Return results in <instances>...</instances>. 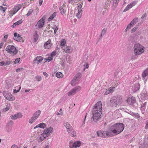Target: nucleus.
<instances>
[{
	"label": "nucleus",
	"instance_id": "obj_1",
	"mask_svg": "<svg viewBox=\"0 0 148 148\" xmlns=\"http://www.w3.org/2000/svg\"><path fill=\"white\" fill-rule=\"evenodd\" d=\"M124 128V125L122 123H119L114 124L111 126L107 131H99L97 132L98 136L105 138L106 136H112L119 134L122 132Z\"/></svg>",
	"mask_w": 148,
	"mask_h": 148
},
{
	"label": "nucleus",
	"instance_id": "obj_2",
	"mask_svg": "<svg viewBox=\"0 0 148 148\" xmlns=\"http://www.w3.org/2000/svg\"><path fill=\"white\" fill-rule=\"evenodd\" d=\"M134 49V54L136 56L140 55L144 51V47L139 43L135 45Z\"/></svg>",
	"mask_w": 148,
	"mask_h": 148
},
{
	"label": "nucleus",
	"instance_id": "obj_3",
	"mask_svg": "<svg viewBox=\"0 0 148 148\" xmlns=\"http://www.w3.org/2000/svg\"><path fill=\"white\" fill-rule=\"evenodd\" d=\"M5 50L8 53L13 54V55L16 54L18 52L16 47L12 45H9L7 46L5 48Z\"/></svg>",
	"mask_w": 148,
	"mask_h": 148
},
{
	"label": "nucleus",
	"instance_id": "obj_4",
	"mask_svg": "<svg viewBox=\"0 0 148 148\" xmlns=\"http://www.w3.org/2000/svg\"><path fill=\"white\" fill-rule=\"evenodd\" d=\"M41 113V111L38 110L36 111L33 114L32 117L29 120V123L32 124L39 117Z\"/></svg>",
	"mask_w": 148,
	"mask_h": 148
},
{
	"label": "nucleus",
	"instance_id": "obj_5",
	"mask_svg": "<svg viewBox=\"0 0 148 148\" xmlns=\"http://www.w3.org/2000/svg\"><path fill=\"white\" fill-rule=\"evenodd\" d=\"M102 112L100 111L98 112H92L93 121L95 122L98 121L101 118Z\"/></svg>",
	"mask_w": 148,
	"mask_h": 148
},
{
	"label": "nucleus",
	"instance_id": "obj_6",
	"mask_svg": "<svg viewBox=\"0 0 148 148\" xmlns=\"http://www.w3.org/2000/svg\"><path fill=\"white\" fill-rule=\"evenodd\" d=\"M102 106L101 102V101H99L95 105L93 108L92 112H98L100 111L101 112Z\"/></svg>",
	"mask_w": 148,
	"mask_h": 148
},
{
	"label": "nucleus",
	"instance_id": "obj_7",
	"mask_svg": "<svg viewBox=\"0 0 148 148\" xmlns=\"http://www.w3.org/2000/svg\"><path fill=\"white\" fill-rule=\"evenodd\" d=\"M81 89V87L79 86L75 87L68 92V95L69 96H72L79 91Z\"/></svg>",
	"mask_w": 148,
	"mask_h": 148
},
{
	"label": "nucleus",
	"instance_id": "obj_8",
	"mask_svg": "<svg viewBox=\"0 0 148 148\" xmlns=\"http://www.w3.org/2000/svg\"><path fill=\"white\" fill-rule=\"evenodd\" d=\"M81 89V87L79 86L75 87L68 92V95L69 96H72L79 91Z\"/></svg>",
	"mask_w": 148,
	"mask_h": 148
},
{
	"label": "nucleus",
	"instance_id": "obj_9",
	"mask_svg": "<svg viewBox=\"0 0 148 148\" xmlns=\"http://www.w3.org/2000/svg\"><path fill=\"white\" fill-rule=\"evenodd\" d=\"M3 94L5 98L9 101H13L15 99L14 97H12V95L9 92L6 91L3 92Z\"/></svg>",
	"mask_w": 148,
	"mask_h": 148
},
{
	"label": "nucleus",
	"instance_id": "obj_10",
	"mask_svg": "<svg viewBox=\"0 0 148 148\" xmlns=\"http://www.w3.org/2000/svg\"><path fill=\"white\" fill-rule=\"evenodd\" d=\"M53 130V128L50 127L44 130L42 134L46 137L50 135V134L51 133Z\"/></svg>",
	"mask_w": 148,
	"mask_h": 148
},
{
	"label": "nucleus",
	"instance_id": "obj_11",
	"mask_svg": "<svg viewBox=\"0 0 148 148\" xmlns=\"http://www.w3.org/2000/svg\"><path fill=\"white\" fill-rule=\"evenodd\" d=\"M59 10L60 13L62 15L66 16V13L67 10L66 5L63 4L62 6L60 7Z\"/></svg>",
	"mask_w": 148,
	"mask_h": 148
},
{
	"label": "nucleus",
	"instance_id": "obj_12",
	"mask_svg": "<svg viewBox=\"0 0 148 148\" xmlns=\"http://www.w3.org/2000/svg\"><path fill=\"white\" fill-rule=\"evenodd\" d=\"M44 23V20L43 18L40 19L35 25L36 28L38 29L41 28L43 27Z\"/></svg>",
	"mask_w": 148,
	"mask_h": 148
},
{
	"label": "nucleus",
	"instance_id": "obj_13",
	"mask_svg": "<svg viewBox=\"0 0 148 148\" xmlns=\"http://www.w3.org/2000/svg\"><path fill=\"white\" fill-rule=\"evenodd\" d=\"M127 100L128 103L131 105H132L136 102L135 98L133 96L131 98H128Z\"/></svg>",
	"mask_w": 148,
	"mask_h": 148
},
{
	"label": "nucleus",
	"instance_id": "obj_14",
	"mask_svg": "<svg viewBox=\"0 0 148 148\" xmlns=\"http://www.w3.org/2000/svg\"><path fill=\"white\" fill-rule=\"evenodd\" d=\"M43 59L42 57L40 56H38L36 57L34 59V63H37L38 64L40 63Z\"/></svg>",
	"mask_w": 148,
	"mask_h": 148
},
{
	"label": "nucleus",
	"instance_id": "obj_15",
	"mask_svg": "<svg viewBox=\"0 0 148 148\" xmlns=\"http://www.w3.org/2000/svg\"><path fill=\"white\" fill-rule=\"evenodd\" d=\"M22 115L21 113H19L16 114L14 115H11L10 116L11 119L13 120H16V119L22 117Z\"/></svg>",
	"mask_w": 148,
	"mask_h": 148
},
{
	"label": "nucleus",
	"instance_id": "obj_16",
	"mask_svg": "<svg viewBox=\"0 0 148 148\" xmlns=\"http://www.w3.org/2000/svg\"><path fill=\"white\" fill-rule=\"evenodd\" d=\"M118 98L117 96H113L111 99L110 102L112 103V106H114L116 107V99Z\"/></svg>",
	"mask_w": 148,
	"mask_h": 148
},
{
	"label": "nucleus",
	"instance_id": "obj_17",
	"mask_svg": "<svg viewBox=\"0 0 148 148\" xmlns=\"http://www.w3.org/2000/svg\"><path fill=\"white\" fill-rule=\"evenodd\" d=\"M14 37L13 39L17 41H20L22 39V37L20 35L18 34L17 33H15L14 34Z\"/></svg>",
	"mask_w": 148,
	"mask_h": 148
},
{
	"label": "nucleus",
	"instance_id": "obj_18",
	"mask_svg": "<svg viewBox=\"0 0 148 148\" xmlns=\"http://www.w3.org/2000/svg\"><path fill=\"white\" fill-rule=\"evenodd\" d=\"M51 39H49L47 42H46L44 45V47L45 49H49L52 45L51 42Z\"/></svg>",
	"mask_w": 148,
	"mask_h": 148
},
{
	"label": "nucleus",
	"instance_id": "obj_19",
	"mask_svg": "<svg viewBox=\"0 0 148 148\" xmlns=\"http://www.w3.org/2000/svg\"><path fill=\"white\" fill-rule=\"evenodd\" d=\"M81 145V143L79 141L75 142L71 146L70 145V148H74L79 147Z\"/></svg>",
	"mask_w": 148,
	"mask_h": 148
},
{
	"label": "nucleus",
	"instance_id": "obj_20",
	"mask_svg": "<svg viewBox=\"0 0 148 148\" xmlns=\"http://www.w3.org/2000/svg\"><path fill=\"white\" fill-rule=\"evenodd\" d=\"M63 49L67 53H70L72 51V49H70L69 47L67 46H64L62 47Z\"/></svg>",
	"mask_w": 148,
	"mask_h": 148
},
{
	"label": "nucleus",
	"instance_id": "obj_21",
	"mask_svg": "<svg viewBox=\"0 0 148 148\" xmlns=\"http://www.w3.org/2000/svg\"><path fill=\"white\" fill-rule=\"evenodd\" d=\"M140 88V85L139 84L137 83L134 85L132 87V90L134 92H136Z\"/></svg>",
	"mask_w": 148,
	"mask_h": 148
},
{
	"label": "nucleus",
	"instance_id": "obj_22",
	"mask_svg": "<svg viewBox=\"0 0 148 148\" xmlns=\"http://www.w3.org/2000/svg\"><path fill=\"white\" fill-rule=\"evenodd\" d=\"M118 98L117 99L116 102V107L118 106H119L121 104L122 101V97L120 96H117Z\"/></svg>",
	"mask_w": 148,
	"mask_h": 148
},
{
	"label": "nucleus",
	"instance_id": "obj_23",
	"mask_svg": "<svg viewBox=\"0 0 148 148\" xmlns=\"http://www.w3.org/2000/svg\"><path fill=\"white\" fill-rule=\"evenodd\" d=\"M46 126V125L44 123H41L38 125H37L34 127V129H36L37 127H40L41 128H44Z\"/></svg>",
	"mask_w": 148,
	"mask_h": 148
},
{
	"label": "nucleus",
	"instance_id": "obj_24",
	"mask_svg": "<svg viewBox=\"0 0 148 148\" xmlns=\"http://www.w3.org/2000/svg\"><path fill=\"white\" fill-rule=\"evenodd\" d=\"M46 138V137L42 134L40 137H38V141L39 143H40L43 140Z\"/></svg>",
	"mask_w": 148,
	"mask_h": 148
},
{
	"label": "nucleus",
	"instance_id": "obj_25",
	"mask_svg": "<svg viewBox=\"0 0 148 148\" xmlns=\"http://www.w3.org/2000/svg\"><path fill=\"white\" fill-rule=\"evenodd\" d=\"M148 76V69H146L142 74V76L144 79L146 76Z\"/></svg>",
	"mask_w": 148,
	"mask_h": 148
},
{
	"label": "nucleus",
	"instance_id": "obj_26",
	"mask_svg": "<svg viewBox=\"0 0 148 148\" xmlns=\"http://www.w3.org/2000/svg\"><path fill=\"white\" fill-rule=\"evenodd\" d=\"M138 21V18H135L130 23L132 25H133L137 23Z\"/></svg>",
	"mask_w": 148,
	"mask_h": 148
},
{
	"label": "nucleus",
	"instance_id": "obj_27",
	"mask_svg": "<svg viewBox=\"0 0 148 148\" xmlns=\"http://www.w3.org/2000/svg\"><path fill=\"white\" fill-rule=\"evenodd\" d=\"M56 12H54L52 15H51L48 19L49 21H51L56 16Z\"/></svg>",
	"mask_w": 148,
	"mask_h": 148
},
{
	"label": "nucleus",
	"instance_id": "obj_28",
	"mask_svg": "<svg viewBox=\"0 0 148 148\" xmlns=\"http://www.w3.org/2000/svg\"><path fill=\"white\" fill-rule=\"evenodd\" d=\"M77 78L75 76L74 78H73L71 82V84L72 86H75L74 84L75 83L77 82Z\"/></svg>",
	"mask_w": 148,
	"mask_h": 148
},
{
	"label": "nucleus",
	"instance_id": "obj_29",
	"mask_svg": "<svg viewBox=\"0 0 148 148\" xmlns=\"http://www.w3.org/2000/svg\"><path fill=\"white\" fill-rule=\"evenodd\" d=\"M38 36L37 34V32L36 31L35 34L34 35V41L36 42L38 39Z\"/></svg>",
	"mask_w": 148,
	"mask_h": 148
},
{
	"label": "nucleus",
	"instance_id": "obj_30",
	"mask_svg": "<svg viewBox=\"0 0 148 148\" xmlns=\"http://www.w3.org/2000/svg\"><path fill=\"white\" fill-rule=\"evenodd\" d=\"M70 135L72 136L75 137L76 136V132L73 130H71V132L70 133Z\"/></svg>",
	"mask_w": 148,
	"mask_h": 148
},
{
	"label": "nucleus",
	"instance_id": "obj_31",
	"mask_svg": "<svg viewBox=\"0 0 148 148\" xmlns=\"http://www.w3.org/2000/svg\"><path fill=\"white\" fill-rule=\"evenodd\" d=\"M4 61L5 66L8 65L10 64L12 62V60H5Z\"/></svg>",
	"mask_w": 148,
	"mask_h": 148
},
{
	"label": "nucleus",
	"instance_id": "obj_32",
	"mask_svg": "<svg viewBox=\"0 0 148 148\" xmlns=\"http://www.w3.org/2000/svg\"><path fill=\"white\" fill-rule=\"evenodd\" d=\"M64 126L66 127V128H67L71 127V126L70 124L68 122H65L64 123Z\"/></svg>",
	"mask_w": 148,
	"mask_h": 148
},
{
	"label": "nucleus",
	"instance_id": "obj_33",
	"mask_svg": "<svg viewBox=\"0 0 148 148\" xmlns=\"http://www.w3.org/2000/svg\"><path fill=\"white\" fill-rule=\"evenodd\" d=\"M148 146V143L147 141H146L145 140L144 141V143L143 144V146H141L143 148H146Z\"/></svg>",
	"mask_w": 148,
	"mask_h": 148
},
{
	"label": "nucleus",
	"instance_id": "obj_34",
	"mask_svg": "<svg viewBox=\"0 0 148 148\" xmlns=\"http://www.w3.org/2000/svg\"><path fill=\"white\" fill-rule=\"evenodd\" d=\"M82 11H78V12L77 14V17L78 18H80L82 14Z\"/></svg>",
	"mask_w": 148,
	"mask_h": 148
},
{
	"label": "nucleus",
	"instance_id": "obj_35",
	"mask_svg": "<svg viewBox=\"0 0 148 148\" xmlns=\"http://www.w3.org/2000/svg\"><path fill=\"white\" fill-rule=\"evenodd\" d=\"M62 73L60 72H57L56 74V76L57 77H58V78H60L62 77Z\"/></svg>",
	"mask_w": 148,
	"mask_h": 148
},
{
	"label": "nucleus",
	"instance_id": "obj_36",
	"mask_svg": "<svg viewBox=\"0 0 148 148\" xmlns=\"http://www.w3.org/2000/svg\"><path fill=\"white\" fill-rule=\"evenodd\" d=\"M52 28L53 29L55 34H56L58 30V28L55 25L53 26Z\"/></svg>",
	"mask_w": 148,
	"mask_h": 148
},
{
	"label": "nucleus",
	"instance_id": "obj_37",
	"mask_svg": "<svg viewBox=\"0 0 148 148\" xmlns=\"http://www.w3.org/2000/svg\"><path fill=\"white\" fill-rule=\"evenodd\" d=\"M131 8L130 7V5L128 4L125 8L124 10L123 11V12H126V11L130 9Z\"/></svg>",
	"mask_w": 148,
	"mask_h": 148
},
{
	"label": "nucleus",
	"instance_id": "obj_38",
	"mask_svg": "<svg viewBox=\"0 0 148 148\" xmlns=\"http://www.w3.org/2000/svg\"><path fill=\"white\" fill-rule=\"evenodd\" d=\"M33 12V10L32 9H30L29 10V11L28 12L27 14H26L27 16H29Z\"/></svg>",
	"mask_w": 148,
	"mask_h": 148
},
{
	"label": "nucleus",
	"instance_id": "obj_39",
	"mask_svg": "<svg viewBox=\"0 0 148 148\" xmlns=\"http://www.w3.org/2000/svg\"><path fill=\"white\" fill-rule=\"evenodd\" d=\"M133 25H132L130 23L127 26V27L126 28L125 31V32H126L127 31V30L128 29H130L131 28V27L133 26Z\"/></svg>",
	"mask_w": 148,
	"mask_h": 148
},
{
	"label": "nucleus",
	"instance_id": "obj_40",
	"mask_svg": "<svg viewBox=\"0 0 148 148\" xmlns=\"http://www.w3.org/2000/svg\"><path fill=\"white\" fill-rule=\"evenodd\" d=\"M119 0H114L113 5L115 6L117 5V4L119 2Z\"/></svg>",
	"mask_w": 148,
	"mask_h": 148
},
{
	"label": "nucleus",
	"instance_id": "obj_41",
	"mask_svg": "<svg viewBox=\"0 0 148 148\" xmlns=\"http://www.w3.org/2000/svg\"><path fill=\"white\" fill-rule=\"evenodd\" d=\"M106 30L105 28H104L101 31V34L100 35V37H102L104 34L106 33Z\"/></svg>",
	"mask_w": 148,
	"mask_h": 148
},
{
	"label": "nucleus",
	"instance_id": "obj_42",
	"mask_svg": "<svg viewBox=\"0 0 148 148\" xmlns=\"http://www.w3.org/2000/svg\"><path fill=\"white\" fill-rule=\"evenodd\" d=\"M16 13V12H15L14 10L10 11L9 12V15L11 16H12L13 14H15Z\"/></svg>",
	"mask_w": 148,
	"mask_h": 148
},
{
	"label": "nucleus",
	"instance_id": "obj_43",
	"mask_svg": "<svg viewBox=\"0 0 148 148\" xmlns=\"http://www.w3.org/2000/svg\"><path fill=\"white\" fill-rule=\"evenodd\" d=\"M136 1H134L130 4H129V5H130V7L132 8V7L134 6L136 4Z\"/></svg>",
	"mask_w": 148,
	"mask_h": 148
},
{
	"label": "nucleus",
	"instance_id": "obj_44",
	"mask_svg": "<svg viewBox=\"0 0 148 148\" xmlns=\"http://www.w3.org/2000/svg\"><path fill=\"white\" fill-rule=\"evenodd\" d=\"M10 109V105H8L6 107L3 109V111H6Z\"/></svg>",
	"mask_w": 148,
	"mask_h": 148
},
{
	"label": "nucleus",
	"instance_id": "obj_45",
	"mask_svg": "<svg viewBox=\"0 0 148 148\" xmlns=\"http://www.w3.org/2000/svg\"><path fill=\"white\" fill-rule=\"evenodd\" d=\"M82 5L81 4H79L77 7V9L78 11H82Z\"/></svg>",
	"mask_w": 148,
	"mask_h": 148
},
{
	"label": "nucleus",
	"instance_id": "obj_46",
	"mask_svg": "<svg viewBox=\"0 0 148 148\" xmlns=\"http://www.w3.org/2000/svg\"><path fill=\"white\" fill-rule=\"evenodd\" d=\"M13 121L12 120H11L8 123H7L6 126H11L13 124Z\"/></svg>",
	"mask_w": 148,
	"mask_h": 148
},
{
	"label": "nucleus",
	"instance_id": "obj_47",
	"mask_svg": "<svg viewBox=\"0 0 148 148\" xmlns=\"http://www.w3.org/2000/svg\"><path fill=\"white\" fill-rule=\"evenodd\" d=\"M35 79L38 81H40L41 79V77L40 76H37L35 77Z\"/></svg>",
	"mask_w": 148,
	"mask_h": 148
},
{
	"label": "nucleus",
	"instance_id": "obj_48",
	"mask_svg": "<svg viewBox=\"0 0 148 148\" xmlns=\"http://www.w3.org/2000/svg\"><path fill=\"white\" fill-rule=\"evenodd\" d=\"M20 6L18 5V6L16 7L14 9V11L16 12L20 9Z\"/></svg>",
	"mask_w": 148,
	"mask_h": 148
},
{
	"label": "nucleus",
	"instance_id": "obj_49",
	"mask_svg": "<svg viewBox=\"0 0 148 148\" xmlns=\"http://www.w3.org/2000/svg\"><path fill=\"white\" fill-rule=\"evenodd\" d=\"M75 76L77 79H79L81 77V74L80 73H77Z\"/></svg>",
	"mask_w": 148,
	"mask_h": 148
},
{
	"label": "nucleus",
	"instance_id": "obj_50",
	"mask_svg": "<svg viewBox=\"0 0 148 148\" xmlns=\"http://www.w3.org/2000/svg\"><path fill=\"white\" fill-rule=\"evenodd\" d=\"M61 64L62 66H64V63L65 62V60L64 59H61Z\"/></svg>",
	"mask_w": 148,
	"mask_h": 148
},
{
	"label": "nucleus",
	"instance_id": "obj_51",
	"mask_svg": "<svg viewBox=\"0 0 148 148\" xmlns=\"http://www.w3.org/2000/svg\"><path fill=\"white\" fill-rule=\"evenodd\" d=\"M67 131L69 133H70L71 132L72 130H73V129L72 128V127H69L66 128Z\"/></svg>",
	"mask_w": 148,
	"mask_h": 148
},
{
	"label": "nucleus",
	"instance_id": "obj_52",
	"mask_svg": "<svg viewBox=\"0 0 148 148\" xmlns=\"http://www.w3.org/2000/svg\"><path fill=\"white\" fill-rule=\"evenodd\" d=\"M137 28H138V27H134V28H133L132 29V30H131V32L133 33V32H135L136 30L137 29Z\"/></svg>",
	"mask_w": 148,
	"mask_h": 148
},
{
	"label": "nucleus",
	"instance_id": "obj_53",
	"mask_svg": "<svg viewBox=\"0 0 148 148\" xmlns=\"http://www.w3.org/2000/svg\"><path fill=\"white\" fill-rule=\"evenodd\" d=\"M23 69V68H19L17 69L16 70V72L18 73L20 71H22Z\"/></svg>",
	"mask_w": 148,
	"mask_h": 148
},
{
	"label": "nucleus",
	"instance_id": "obj_54",
	"mask_svg": "<svg viewBox=\"0 0 148 148\" xmlns=\"http://www.w3.org/2000/svg\"><path fill=\"white\" fill-rule=\"evenodd\" d=\"M4 35H5L4 36V41H6L7 40L8 37V35L7 34H6V33L4 34Z\"/></svg>",
	"mask_w": 148,
	"mask_h": 148
},
{
	"label": "nucleus",
	"instance_id": "obj_55",
	"mask_svg": "<svg viewBox=\"0 0 148 148\" xmlns=\"http://www.w3.org/2000/svg\"><path fill=\"white\" fill-rule=\"evenodd\" d=\"M20 58H16L15 60L14 63L16 64V63H18L20 61Z\"/></svg>",
	"mask_w": 148,
	"mask_h": 148
},
{
	"label": "nucleus",
	"instance_id": "obj_56",
	"mask_svg": "<svg viewBox=\"0 0 148 148\" xmlns=\"http://www.w3.org/2000/svg\"><path fill=\"white\" fill-rule=\"evenodd\" d=\"M65 42L64 41H63V40L62 41L60 42V45L61 46H63H63H65Z\"/></svg>",
	"mask_w": 148,
	"mask_h": 148
},
{
	"label": "nucleus",
	"instance_id": "obj_57",
	"mask_svg": "<svg viewBox=\"0 0 148 148\" xmlns=\"http://www.w3.org/2000/svg\"><path fill=\"white\" fill-rule=\"evenodd\" d=\"M56 51H54L51 54V57L53 58V56H56Z\"/></svg>",
	"mask_w": 148,
	"mask_h": 148
},
{
	"label": "nucleus",
	"instance_id": "obj_58",
	"mask_svg": "<svg viewBox=\"0 0 148 148\" xmlns=\"http://www.w3.org/2000/svg\"><path fill=\"white\" fill-rule=\"evenodd\" d=\"M114 88V87H110V88H108V90H110V92H112Z\"/></svg>",
	"mask_w": 148,
	"mask_h": 148
},
{
	"label": "nucleus",
	"instance_id": "obj_59",
	"mask_svg": "<svg viewBox=\"0 0 148 148\" xmlns=\"http://www.w3.org/2000/svg\"><path fill=\"white\" fill-rule=\"evenodd\" d=\"M21 86H20L19 87V89L18 90H16V89H14V91H13V92L14 93H17V92H18L19 91V90H20V89H21Z\"/></svg>",
	"mask_w": 148,
	"mask_h": 148
},
{
	"label": "nucleus",
	"instance_id": "obj_60",
	"mask_svg": "<svg viewBox=\"0 0 148 148\" xmlns=\"http://www.w3.org/2000/svg\"><path fill=\"white\" fill-rule=\"evenodd\" d=\"M45 145V146L44 147V148H49L50 146V145L48 143H47Z\"/></svg>",
	"mask_w": 148,
	"mask_h": 148
},
{
	"label": "nucleus",
	"instance_id": "obj_61",
	"mask_svg": "<svg viewBox=\"0 0 148 148\" xmlns=\"http://www.w3.org/2000/svg\"><path fill=\"white\" fill-rule=\"evenodd\" d=\"M3 65L5 66V62L4 61H2L0 62V66Z\"/></svg>",
	"mask_w": 148,
	"mask_h": 148
},
{
	"label": "nucleus",
	"instance_id": "obj_62",
	"mask_svg": "<svg viewBox=\"0 0 148 148\" xmlns=\"http://www.w3.org/2000/svg\"><path fill=\"white\" fill-rule=\"evenodd\" d=\"M110 93V90H109L108 89V90H106L105 93V94L106 95H107Z\"/></svg>",
	"mask_w": 148,
	"mask_h": 148
},
{
	"label": "nucleus",
	"instance_id": "obj_63",
	"mask_svg": "<svg viewBox=\"0 0 148 148\" xmlns=\"http://www.w3.org/2000/svg\"><path fill=\"white\" fill-rule=\"evenodd\" d=\"M11 148H18V147H17V145H13L11 147Z\"/></svg>",
	"mask_w": 148,
	"mask_h": 148
},
{
	"label": "nucleus",
	"instance_id": "obj_64",
	"mask_svg": "<svg viewBox=\"0 0 148 148\" xmlns=\"http://www.w3.org/2000/svg\"><path fill=\"white\" fill-rule=\"evenodd\" d=\"M22 21H22L21 20H19V21H18L17 22V23H16L17 24H18V25L21 24L22 23Z\"/></svg>",
	"mask_w": 148,
	"mask_h": 148
}]
</instances>
